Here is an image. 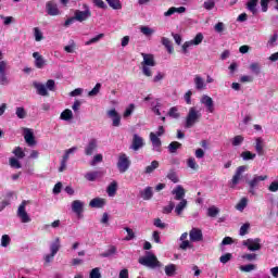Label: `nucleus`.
Here are the masks:
<instances>
[{
  "instance_id": "13d9d810",
  "label": "nucleus",
  "mask_w": 278,
  "mask_h": 278,
  "mask_svg": "<svg viewBox=\"0 0 278 278\" xmlns=\"http://www.w3.org/2000/svg\"><path fill=\"white\" fill-rule=\"evenodd\" d=\"M105 35L104 34H99L98 36L91 38L90 40H88L87 42H85V45L87 47H90V45H94L97 42H99V40H101V38H104Z\"/></svg>"
},
{
  "instance_id": "2f4dec72",
  "label": "nucleus",
  "mask_w": 278,
  "mask_h": 278,
  "mask_svg": "<svg viewBox=\"0 0 278 278\" xmlns=\"http://www.w3.org/2000/svg\"><path fill=\"white\" fill-rule=\"evenodd\" d=\"M156 168H160V162L159 161H152L150 165H148L144 168L146 175H151V173H154Z\"/></svg>"
},
{
  "instance_id": "a18cd8bd",
  "label": "nucleus",
  "mask_w": 278,
  "mask_h": 278,
  "mask_svg": "<svg viewBox=\"0 0 278 278\" xmlns=\"http://www.w3.org/2000/svg\"><path fill=\"white\" fill-rule=\"evenodd\" d=\"M278 42V34H274L271 37H269L267 41V48L273 49V47H277Z\"/></svg>"
},
{
  "instance_id": "69168bd1",
  "label": "nucleus",
  "mask_w": 278,
  "mask_h": 278,
  "mask_svg": "<svg viewBox=\"0 0 278 278\" xmlns=\"http://www.w3.org/2000/svg\"><path fill=\"white\" fill-rule=\"evenodd\" d=\"M13 153L15 154V157H18V160H23L25 157V152L23 151V148L17 147L13 150Z\"/></svg>"
},
{
  "instance_id": "473e14b6",
  "label": "nucleus",
  "mask_w": 278,
  "mask_h": 278,
  "mask_svg": "<svg viewBox=\"0 0 278 278\" xmlns=\"http://www.w3.org/2000/svg\"><path fill=\"white\" fill-rule=\"evenodd\" d=\"M175 273H177V265L169 264L165 266V275H167V277H175Z\"/></svg>"
},
{
  "instance_id": "e2e57ef3",
  "label": "nucleus",
  "mask_w": 278,
  "mask_h": 278,
  "mask_svg": "<svg viewBox=\"0 0 278 278\" xmlns=\"http://www.w3.org/2000/svg\"><path fill=\"white\" fill-rule=\"evenodd\" d=\"M77 48V45L75 43L74 40L70 41L68 46L64 47V51H66V53H75V49Z\"/></svg>"
},
{
  "instance_id": "bb28decb",
  "label": "nucleus",
  "mask_w": 278,
  "mask_h": 278,
  "mask_svg": "<svg viewBox=\"0 0 278 278\" xmlns=\"http://www.w3.org/2000/svg\"><path fill=\"white\" fill-rule=\"evenodd\" d=\"M179 203L174 206L175 207V213L177 214V216H181V214L184 213V210H186V207H188V200H178Z\"/></svg>"
},
{
  "instance_id": "f704fd0d",
  "label": "nucleus",
  "mask_w": 278,
  "mask_h": 278,
  "mask_svg": "<svg viewBox=\"0 0 278 278\" xmlns=\"http://www.w3.org/2000/svg\"><path fill=\"white\" fill-rule=\"evenodd\" d=\"M152 112L156 114V116H162V112H160V108H162V103H160V100H154L151 102Z\"/></svg>"
},
{
  "instance_id": "cd10ccee",
  "label": "nucleus",
  "mask_w": 278,
  "mask_h": 278,
  "mask_svg": "<svg viewBox=\"0 0 278 278\" xmlns=\"http://www.w3.org/2000/svg\"><path fill=\"white\" fill-rule=\"evenodd\" d=\"M140 194L143 201H151V199H153V188L147 187L144 190L140 191Z\"/></svg>"
},
{
  "instance_id": "6ab92c4d",
  "label": "nucleus",
  "mask_w": 278,
  "mask_h": 278,
  "mask_svg": "<svg viewBox=\"0 0 278 278\" xmlns=\"http://www.w3.org/2000/svg\"><path fill=\"white\" fill-rule=\"evenodd\" d=\"M33 58L35 60L36 68H45V66H47V60L40 55V52H34Z\"/></svg>"
},
{
  "instance_id": "4d7b16f0",
  "label": "nucleus",
  "mask_w": 278,
  "mask_h": 278,
  "mask_svg": "<svg viewBox=\"0 0 278 278\" xmlns=\"http://www.w3.org/2000/svg\"><path fill=\"white\" fill-rule=\"evenodd\" d=\"M241 157H242V160H244L247 162L249 160H255L256 155H255V153H252L251 151H244L241 153Z\"/></svg>"
},
{
  "instance_id": "9d476101",
  "label": "nucleus",
  "mask_w": 278,
  "mask_h": 278,
  "mask_svg": "<svg viewBox=\"0 0 278 278\" xmlns=\"http://www.w3.org/2000/svg\"><path fill=\"white\" fill-rule=\"evenodd\" d=\"M172 194L174 197V201H185L186 199V189L178 185L175 189L172 190Z\"/></svg>"
},
{
  "instance_id": "b1692460",
  "label": "nucleus",
  "mask_w": 278,
  "mask_h": 278,
  "mask_svg": "<svg viewBox=\"0 0 278 278\" xmlns=\"http://www.w3.org/2000/svg\"><path fill=\"white\" fill-rule=\"evenodd\" d=\"M143 61L141 62V66H155V59L153 54L141 53Z\"/></svg>"
},
{
  "instance_id": "864d4df0",
  "label": "nucleus",
  "mask_w": 278,
  "mask_h": 278,
  "mask_svg": "<svg viewBox=\"0 0 278 278\" xmlns=\"http://www.w3.org/2000/svg\"><path fill=\"white\" fill-rule=\"evenodd\" d=\"M255 268H257V266L253 265V264H248V265H241L239 267V269L242 273H252V270H255Z\"/></svg>"
},
{
  "instance_id": "8fccbe9b",
  "label": "nucleus",
  "mask_w": 278,
  "mask_h": 278,
  "mask_svg": "<svg viewBox=\"0 0 278 278\" xmlns=\"http://www.w3.org/2000/svg\"><path fill=\"white\" fill-rule=\"evenodd\" d=\"M219 213L220 211L216 206H211L207 208V216H210L211 218H216Z\"/></svg>"
},
{
  "instance_id": "aec40b11",
  "label": "nucleus",
  "mask_w": 278,
  "mask_h": 278,
  "mask_svg": "<svg viewBox=\"0 0 278 278\" xmlns=\"http://www.w3.org/2000/svg\"><path fill=\"white\" fill-rule=\"evenodd\" d=\"M33 86L37 90V94L40 97H49V91L47 90V86L45 84L34 81Z\"/></svg>"
},
{
  "instance_id": "c756f323",
  "label": "nucleus",
  "mask_w": 278,
  "mask_h": 278,
  "mask_svg": "<svg viewBox=\"0 0 278 278\" xmlns=\"http://www.w3.org/2000/svg\"><path fill=\"white\" fill-rule=\"evenodd\" d=\"M116 190H118V182L113 180L106 188L109 197H116Z\"/></svg>"
},
{
  "instance_id": "c85d7f7f",
  "label": "nucleus",
  "mask_w": 278,
  "mask_h": 278,
  "mask_svg": "<svg viewBox=\"0 0 278 278\" xmlns=\"http://www.w3.org/2000/svg\"><path fill=\"white\" fill-rule=\"evenodd\" d=\"M176 12H177L178 14H184V12H186V7H179V8L172 7V8H169V9L164 13V16H173V14H176Z\"/></svg>"
},
{
  "instance_id": "a878e982",
  "label": "nucleus",
  "mask_w": 278,
  "mask_h": 278,
  "mask_svg": "<svg viewBox=\"0 0 278 278\" xmlns=\"http://www.w3.org/2000/svg\"><path fill=\"white\" fill-rule=\"evenodd\" d=\"M90 207L101 208L105 206V199L103 198H94L89 202Z\"/></svg>"
},
{
  "instance_id": "58836bf2",
  "label": "nucleus",
  "mask_w": 278,
  "mask_h": 278,
  "mask_svg": "<svg viewBox=\"0 0 278 278\" xmlns=\"http://www.w3.org/2000/svg\"><path fill=\"white\" fill-rule=\"evenodd\" d=\"M15 115L17 116V118H21V119L27 118V111L23 106H17L15 109Z\"/></svg>"
},
{
  "instance_id": "e433bc0d",
  "label": "nucleus",
  "mask_w": 278,
  "mask_h": 278,
  "mask_svg": "<svg viewBox=\"0 0 278 278\" xmlns=\"http://www.w3.org/2000/svg\"><path fill=\"white\" fill-rule=\"evenodd\" d=\"M58 251H60V238H56L51 244H50V252L52 255H58Z\"/></svg>"
},
{
  "instance_id": "49530a36",
  "label": "nucleus",
  "mask_w": 278,
  "mask_h": 278,
  "mask_svg": "<svg viewBox=\"0 0 278 278\" xmlns=\"http://www.w3.org/2000/svg\"><path fill=\"white\" fill-rule=\"evenodd\" d=\"M244 142L242 135H237L231 139L232 147H240Z\"/></svg>"
},
{
  "instance_id": "f8f14e48",
  "label": "nucleus",
  "mask_w": 278,
  "mask_h": 278,
  "mask_svg": "<svg viewBox=\"0 0 278 278\" xmlns=\"http://www.w3.org/2000/svg\"><path fill=\"white\" fill-rule=\"evenodd\" d=\"M150 140L152 142L153 151H156V153H162V140L155 132H150Z\"/></svg>"
},
{
  "instance_id": "72a5a7b5",
  "label": "nucleus",
  "mask_w": 278,
  "mask_h": 278,
  "mask_svg": "<svg viewBox=\"0 0 278 278\" xmlns=\"http://www.w3.org/2000/svg\"><path fill=\"white\" fill-rule=\"evenodd\" d=\"M161 42H162L163 47H165V49H167L168 53H173L174 48H173V41H170V39L163 37L161 39Z\"/></svg>"
},
{
  "instance_id": "ddd939ff",
  "label": "nucleus",
  "mask_w": 278,
  "mask_h": 278,
  "mask_svg": "<svg viewBox=\"0 0 278 278\" xmlns=\"http://www.w3.org/2000/svg\"><path fill=\"white\" fill-rule=\"evenodd\" d=\"M17 216L21 218L22 223H31V218L29 217V214H27V211H25V202H23L17 210Z\"/></svg>"
},
{
  "instance_id": "0e129e2a",
  "label": "nucleus",
  "mask_w": 278,
  "mask_h": 278,
  "mask_svg": "<svg viewBox=\"0 0 278 278\" xmlns=\"http://www.w3.org/2000/svg\"><path fill=\"white\" fill-rule=\"evenodd\" d=\"M9 164H10L11 168H22L21 162L17 161L16 157H11L9 160Z\"/></svg>"
},
{
  "instance_id": "f257e3e1",
  "label": "nucleus",
  "mask_w": 278,
  "mask_h": 278,
  "mask_svg": "<svg viewBox=\"0 0 278 278\" xmlns=\"http://www.w3.org/2000/svg\"><path fill=\"white\" fill-rule=\"evenodd\" d=\"M201 111L191 106L185 119V129H192V127L201 121Z\"/></svg>"
},
{
  "instance_id": "bf43d9fd",
  "label": "nucleus",
  "mask_w": 278,
  "mask_h": 278,
  "mask_svg": "<svg viewBox=\"0 0 278 278\" xmlns=\"http://www.w3.org/2000/svg\"><path fill=\"white\" fill-rule=\"evenodd\" d=\"M101 92V83H97L93 87L92 91L88 92V97H97Z\"/></svg>"
},
{
  "instance_id": "052dcab7",
  "label": "nucleus",
  "mask_w": 278,
  "mask_h": 278,
  "mask_svg": "<svg viewBox=\"0 0 278 278\" xmlns=\"http://www.w3.org/2000/svg\"><path fill=\"white\" fill-rule=\"evenodd\" d=\"M249 229H251V224L245 223L240 227L239 236H247L249 233Z\"/></svg>"
},
{
  "instance_id": "de8ad7c7",
  "label": "nucleus",
  "mask_w": 278,
  "mask_h": 278,
  "mask_svg": "<svg viewBox=\"0 0 278 278\" xmlns=\"http://www.w3.org/2000/svg\"><path fill=\"white\" fill-rule=\"evenodd\" d=\"M177 149H181V143L178 141H173L168 146L169 153H177Z\"/></svg>"
},
{
  "instance_id": "dca6fc26",
  "label": "nucleus",
  "mask_w": 278,
  "mask_h": 278,
  "mask_svg": "<svg viewBox=\"0 0 278 278\" xmlns=\"http://www.w3.org/2000/svg\"><path fill=\"white\" fill-rule=\"evenodd\" d=\"M191 242H201L203 240V232L199 228H192L189 232Z\"/></svg>"
},
{
  "instance_id": "c03bdc74",
  "label": "nucleus",
  "mask_w": 278,
  "mask_h": 278,
  "mask_svg": "<svg viewBox=\"0 0 278 278\" xmlns=\"http://www.w3.org/2000/svg\"><path fill=\"white\" fill-rule=\"evenodd\" d=\"M167 179H169V181H173V184H179V177L177 176V172L174 169H170L168 172Z\"/></svg>"
},
{
  "instance_id": "5fc2aeb1",
  "label": "nucleus",
  "mask_w": 278,
  "mask_h": 278,
  "mask_svg": "<svg viewBox=\"0 0 278 278\" xmlns=\"http://www.w3.org/2000/svg\"><path fill=\"white\" fill-rule=\"evenodd\" d=\"M10 242H12V239L8 235H3L1 237L0 245L3 247V249H8V247H10Z\"/></svg>"
},
{
  "instance_id": "a211bd4d",
  "label": "nucleus",
  "mask_w": 278,
  "mask_h": 278,
  "mask_svg": "<svg viewBox=\"0 0 278 278\" xmlns=\"http://www.w3.org/2000/svg\"><path fill=\"white\" fill-rule=\"evenodd\" d=\"M109 118L113 121V127H121V115L116 112V109L108 111Z\"/></svg>"
},
{
  "instance_id": "20e7f679",
  "label": "nucleus",
  "mask_w": 278,
  "mask_h": 278,
  "mask_svg": "<svg viewBox=\"0 0 278 278\" xmlns=\"http://www.w3.org/2000/svg\"><path fill=\"white\" fill-rule=\"evenodd\" d=\"M83 10H76L74 13V18L78 21V23H84V21H88L90 16H92V11H90V7L87 3H83Z\"/></svg>"
},
{
  "instance_id": "6e6552de",
  "label": "nucleus",
  "mask_w": 278,
  "mask_h": 278,
  "mask_svg": "<svg viewBox=\"0 0 278 278\" xmlns=\"http://www.w3.org/2000/svg\"><path fill=\"white\" fill-rule=\"evenodd\" d=\"M5 71H8V62L0 61V86H9L10 84V78H8Z\"/></svg>"
},
{
  "instance_id": "6e6d98bb",
  "label": "nucleus",
  "mask_w": 278,
  "mask_h": 278,
  "mask_svg": "<svg viewBox=\"0 0 278 278\" xmlns=\"http://www.w3.org/2000/svg\"><path fill=\"white\" fill-rule=\"evenodd\" d=\"M187 166L191 168V170H199V164H197V161L194 160V157L188 159Z\"/></svg>"
},
{
  "instance_id": "7c9ffc66",
  "label": "nucleus",
  "mask_w": 278,
  "mask_h": 278,
  "mask_svg": "<svg viewBox=\"0 0 278 278\" xmlns=\"http://www.w3.org/2000/svg\"><path fill=\"white\" fill-rule=\"evenodd\" d=\"M255 151L258 155H264V139L262 137L255 140Z\"/></svg>"
},
{
  "instance_id": "412c9836",
  "label": "nucleus",
  "mask_w": 278,
  "mask_h": 278,
  "mask_svg": "<svg viewBox=\"0 0 278 278\" xmlns=\"http://www.w3.org/2000/svg\"><path fill=\"white\" fill-rule=\"evenodd\" d=\"M84 205L81 200H75L72 202V211L74 214H77V216H80L84 213Z\"/></svg>"
},
{
  "instance_id": "680f3d73",
  "label": "nucleus",
  "mask_w": 278,
  "mask_h": 278,
  "mask_svg": "<svg viewBox=\"0 0 278 278\" xmlns=\"http://www.w3.org/2000/svg\"><path fill=\"white\" fill-rule=\"evenodd\" d=\"M103 162V154H96L90 162V166H97V164H101Z\"/></svg>"
},
{
  "instance_id": "4c0bfd02",
  "label": "nucleus",
  "mask_w": 278,
  "mask_h": 278,
  "mask_svg": "<svg viewBox=\"0 0 278 278\" xmlns=\"http://www.w3.org/2000/svg\"><path fill=\"white\" fill-rule=\"evenodd\" d=\"M61 121H73V111L71 109L64 110L60 115Z\"/></svg>"
},
{
  "instance_id": "4be33fe9",
  "label": "nucleus",
  "mask_w": 278,
  "mask_h": 278,
  "mask_svg": "<svg viewBox=\"0 0 278 278\" xmlns=\"http://www.w3.org/2000/svg\"><path fill=\"white\" fill-rule=\"evenodd\" d=\"M193 83L195 86V90L201 91V90H205V88H207V84H205V80L200 75L194 76Z\"/></svg>"
},
{
  "instance_id": "0eeeda50",
  "label": "nucleus",
  "mask_w": 278,
  "mask_h": 278,
  "mask_svg": "<svg viewBox=\"0 0 278 278\" xmlns=\"http://www.w3.org/2000/svg\"><path fill=\"white\" fill-rule=\"evenodd\" d=\"M243 247H247L249 251L255 252L262 249V239H248L242 242Z\"/></svg>"
},
{
  "instance_id": "2eb2a0df",
  "label": "nucleus",
  "mask_w": 278,
  "mask_h": 278,
  "mask_svg": "<svg viewBox=\"0 0 278 278\" xmlns=\"http://www.w3.org/2000/svg\"><path fill=\"white\" fill-rule=\"evenodd\" d=\"M46 10L49 16H59L60 14V9H58V3H55L54 1L47 2Z\"/></svg>"
},
{
  "instance_id": "f03ea898",
  "label": "nucleus",
  "mask_w": 278,
  "mask_h": 278,
  "mask_svg": "<svg viewBox=\"0 0 278 278\" xmlns=\"http://www.w3.org/2000/svg\"><path fill=\"white\" fill-rule=\"evenodd\" d=\"M268 179L267 175L260 176L257 174L253 175L251 179L247 180L248 185V192L249 194H252V197H255L257 188H260L262 181H266Z\"/></svg>"
},
{
  "instance_id": "ea45409f",
  "label": "nucleus",
  "mask_w": 278,
  "mask_h": 278,
  "mask_svg": "<svg viewBox=\"0 0 278 278\" xmlns=\"http://www.w3.org/2000/svg\"><path fill=\"white\" fill-rule=\"evenodd\" d=\"M250 71L254 75H260V73H262V65H260V63H257V62L251 63Z\"/></svg>"
},
{
  "instance_id": "37998d69",
  "label": "nucleus",
  "mask_w": 278,
  "mask_h": 278,
  "mask_svg": "<svg viewBox=\"0 0 278 278\" xmlns=\"http://www.w3.org/2000/svg\"><path fill=\"white\" fill-rule=\"evenodd\" d=\"M114 255H116V247L111 245L109 250L100 254V257H114Z\"/></svg>"
},
{
  "instance_id": "5701e85b",
  "label": "nucleus",
  "mask_w": 278,
  "mask_h": 278,
  "mask_svg": "<svg viewBox=\"0 0 278 278\" xmlns=\"http://www.w3.org/2000/svg\"><path fill=\"white\" fill-rule=\"evenodd\" d=\"M244 170H247V166L242 165L239 166L232 177V186H238V184H240V179L242 177V173H244Z\"/></svg>"
},
{
  "instance_id": "338daca9",
  "label": "nucleus",
  "mask_w": 278,
  "mask_h": 278,
  "mask_svg": "<svg viewBox=\"0 0 278 278\" xmlns=\"http://www.w3.org/2000/svg\"><path fill=\"white\" fill-rule=\"evenodd\" d=\"M34 36H35L36 42H40V40H42V38H43L42 31H40V28H38V27L34 28Z\"/></svg>"
},
{
  "instance_id": "39448f33",
  "label": "nucleus",
  "mask_w": 278,
  "mask_h": 278,
  "mask_svg": "<svg viewBox=\"0 0 278 278\" xmlns=\"http://www.w3.org/2000/svg\"><path fill=\"white\" fill-rule=\"evenodd\" d=\"M129 166H131V160L125 153H121L117 160V168L119 173H127L129 170Z\"/></svg>"
},
{
  "instance_id": "79ce46f5",
  "label": "nucleus",
  "mask_w": 278,
  "mask_h": 278,
  "mask_svg": "<svg viewBox=\"0 0 278 278\" xmlns=\"http://www.w3.org/2000/svg\"><path fill=\"white\" fill-rule=\"evenodd\" d=\"M140 31H141V34H143V36H147L148 38L150 36H153V34H155V29H153L149 26H141Z\"/></svg>"
},
{
  "instance_id": "1a4fd4ad",
  "label": "nucleus",
  "mask_w": 278,
  "mask_h": 278,
  "mask_svg": "<svg viewBox=\"0 0 278 278\" xmlns=\"http://www.w3.org/2000/svg\"><path fill=\"white\" fill-rule=\"evenodd\" d=\"M144 147V139L139 135L135 134L132 136V142L129 147L132 151H140Z\"/></svg>"
},
{
  "instance_id": "774afa93",
  "label": "nucleus",
  "mask_w": 278,
  "mask_h": 278,
  "mask_svg": "<svg viewBox=\"0 0 278 278\" xmlns=\"http://www.w3.org/2000/svg\"><path fill=\"white\" fill-rule=\"evenodd\" d=\"M90 278H101V271L99 269V267L93 268L90 274H89Z\"/></svg>"
},
{
  "instance_id": "423d86ee",
  "label": "nucleus",
  "mask_w": 278,
  "mask_h": 278,
  "mask_svg": "<svg viewBox=\"0 0 278 278\" xmlns=\"http://www.w3.org/2000/svg\"><path fill=\"white\" fill-rule=\"evenodd\" d=\"M203 38H204L203 35L201 33H198L192 40L186 41L182 45V53H188V50L190 49V47H199V45L203 42Z\"/></svg>"
},
{
  "instance_id": "393cba45",
  "label": "nucleus",
  "mask_w": 278,
  "mask_h": 278,
  "mask_svg": "<svg viewBox=\"0 0 278 278\" xmlns=\"http://www.w3.org/2000/svg\"><path fill=\"white\" fill-rule=\"evenodd\" d=\"M99 177H103V172L96 170V172H88L87 174H85V179H87V181H97Z\"/></svg>"
},
{
  "instance_id": "3c124183",
  "label": "nucleus",
  "mask_w": 278,
  "mask_h": 278,
  "mask_svg": "<svg viewBox=\"0 0 278 278\" xmlns=\"http://www.w3.org/2000/svg\"><path fill=\"white\" fill-rule=\"evenodd\" d=\"M249 204V199L247 198H242L239 203L237 204V210L239 212H243L244 211V207H247V205Z\"/></svg>"
},
{
  "instance_id": "4468645a",
  "label": "nucleus",
  "mask_w": 278,
  "mask_h": 278,
  "mask_svg": "<svg viewBox=\"0 0 278 278\" xmlns=\"http://www.w3.org/2000/svg\"><path fill=\"white\" fill-rule=\"evenodd\" d=\"M99 147V141L97 139H90L87 146L85 147V155H92Z\"/></svg>"
},
{
  "instance_id": "7ed1b4c3",
  "label": "nucleus",
  "mask_w": 278,
  "mask_h": 278,
  "mask_svg": "<svg viewBox=\"0 0 278 278\" xmlns=\"http://www.w3.org/2000/svg\"><path fill=\"white\" fill-rule=\"evenodd\" d=\"M139 264L141 266H147L148 268H162V264L157 261L155 254L148 252V254L139 258Z\"/></svg>"
},
{
  "instance_id": "9b49d317",
  "label": "nucleus",
  "mask_w": 278,
  "mask_h": 278,
  "mask_svg": "<svg viewBox=\"0 0 278 278\" xmlns=\"http://www.w3.org/2000/svg\"><path fill=\"white\" fill-rule=\"evenodd\" d=\"M200 103L206 108V112L214 114V100L210 96H202Z\"/></svg>"
},
{
  "instance_id": "09e8293b",
  "label": "nucleus",
  "mask_w": 278,
  "mask_h": 278,
  "mask_svg": "<svg viewBox=\"0 0 278 278\" xmlns=\"http://www.w3.org/2000/svg\"><path fill=\"white\" fill-rule=\"evenodd\" d=\"M167 116H169L170 118H179L181 114H179V109H177V106H173L169 109Z\"/></svg>"
},
{
  "instance_id": "c9c22d12",
  "label": "nucleus",
  "mask_w": 278,
  "mask_h": 278,
  "mask_svg": "<svg viewBox=\"0 0 278 278\" xmlns=\"http://www.w3.org/2000/svg\"><path fill=\"white\" fill-rule=\"evenodd\" d=\"M112 10H123V3L121 0H105Z\"/></svg>"
},
{
  "instance_id": "603ef678",
  "label": "nucleus",
  "mask_w": 278,
  "mask_h": 278,
  "mask_svg": "<svg viewBox=\"0 0 278 278\" xmlns=\"http://www.w3.org/2000/svg\"><path fill=\"white\" fill-rule=\"evenodd\" d=\"M134 110H136V104H129L123 114L124 118H129L134 114Z\"/></svg>"
},
{
  "instance_id": "f3484780",
  "label": "nucleus",
  "mask_w": 278,
  "mask_h": 278,
  "mask_svg": "<svg viewBox=\"0 0 278 278\" xmlns=\"http://www.w3.org/2000/svg\"><path fill=\"white\" fill-rule=\"evenodd\" d=\"M24 140L28 144V147H34L36 144V138L34 137V132L31 131V129H24Z\"/></svg>"
},
{
  "instance_id": "a19ab883",
  "label": "nucleus",
  "mask_w": 278,
  "mask_h": 278,
  "mask_svg": "<svg viewBox=\"0 0 278 278\" xmlns=\"http://www.w3.org/2000/svg\"><path fill=\"white\" fill-rule=\"evenodd\" d=\"M260 0H250L248 2V10L252 12V14H257V2Z\"/></svg>"
}]
</instances>
